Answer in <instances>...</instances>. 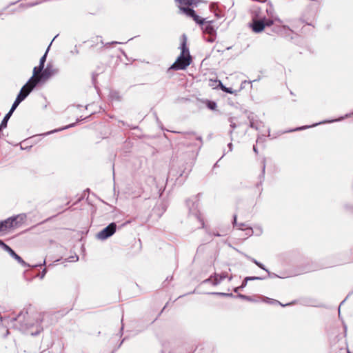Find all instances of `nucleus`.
I'll return each mask as SVG.
<instances>
[{
	"mask_svg": "<svg viewBox=\"0 0 353 353\" xmlns=\"http://www.w3.org/2000/svg\"><path fill=\"white\" fill-rule=\"evenodd\" d=\"M181 52L176 61L170 67L174 70H184L191 63V57L189 53V50L186 46L185 42L183 41L181 44Z\"/></svg>",
	"mask_w": 353,
	"mask_h": 353,
	"instance_id": "nucleus-1",
	"label": "nucleus"
},
{
	"mask_svg": "<svg viewBox=\"0 0 353 353\" xmlns=\"http://www.w3.org/2000/svg\"><path fill=\"white\" fill-rule=\"evenodd\" d=\"M25 214H19L14 217H10L0 222V232H6L11 228H18L26 219Z\"/></svg>",
	"mask_w": 353,
	"mask_h": 353,
	"instance_id": "nucleus-2",
	"label": "nucleus"
},
{
	"mask_svg": "<svg viewBox=\"0 0 353 353\" xmlns=\"http://www.w3.org/2000/svg\"><path fill=\"white\" fill-rule=\"evenodd\" d=\"M274 24V20L263 18L259 20H254L252 28L254 32H261L265 26H270Z\"/></svg>",
	"mask_w": 353,
	"mask_h": 353,
	"instance_id": "nucleus-3",
	"label": "nucleus"
},
{
	"mask_svg": "<svg viewBox=\"0 0 353 353\" xmlns=\"http://www.w3.org/2000/svg\"><path fill=\"white\" fill-rule=\"evenodd\" d=\"M59 70L57 68L54 67L53 64L48 63L46 68H43V72L40 74L41 81H46L50 77L57 74Z\"/></svg>",
	"mask_w": 353,
	"mask_h": 353,
	"instance_id": "nucleus-4",
	"label": "nucleus"
},
{
	"mask_svg": "<svg viewBox=\"0 0 353 353\" xmlns=\"http://www.w3.org/2000/svg\"><path fill=\"white\" fill-rule=\"evenodd\" d=\"M117 230V225L115 223H111L106 228H103L101 231L97 233V237L100 240H105L108 237L114 234Z\"/></svg>",
	"mask_w": 353,
	"mask_h": 353,
	"instance_id": "nucleus-5",
	"label": "nucleus"
},
{
	"mask_svg": "<svg viewBox=\"0 0 353 353\" xmlns=\"http://www.w3.org/2000/svg\"><path fill=\"white\" fill-rule=\"evenodd\" d=\"M39 67H34L33 69V75L28 80L29 84L33 85V86H36L40 81H41V78H40V74L43 72V70H39Z\"/></svg>",
	"mask_w": 353,
	"mask_h": 353,
	"instance_id": "nucleus-6",
	"label": "nucleus"
},
{
	"mask_svg": "<svg viewBox=\"0 0 353 353\" xmlns=\"http://www.w3.org/2000/svg\"><path fill=\"white\" fill-rule=\"evenodd\" d=\"M35 86H33L32 84H29V81H28L21 88L20 92L18 94L17 97H20L22 96V101H23L28 95L30 93V92L33 90Z\"/></svg>",
	"mask_w": 353,
	"mask_h": 353,
	"instance_id": "nucleus-7",
	"label": "nucleus"
},
{
	"mask_svg": "<svg viewBox=\"0 0 353 353\" xmlns=\"http://www.w3.org/2000/svg\"><path fill=\"white\" fill-rule=\"evenodd\" d=\"M4 250L7 251L13 258H14L18 263L21 264L23 267H28V265L22 259L21 256H19L18 254H17L14 251L10 248L8 245H5Z\"/></svg>",
	"mask_w": 353,
	"mask_h": 353,
	"instance_id": "nucleus-8",
	"label": "nucleus"
},
{
	"mask_svg": "<svg viewBox=\"0 0 353 353\" xmlns=\"http://www.w3.org/2000/svg\"><path fill=\"white\" fill-rule=\"evenodd\" d=\"M203 25V30L204 32L208 33L210 35H213L215 34L216 31H215L213 26L212 25L211 21L204 23Z\"/></svg>",
	"mask_w": 353,
	"mask_h": 353,
	"instance_id": "nucleus-9",
	"label": "nucleus"
},
{
	"mask_svg": "<svg viewBox=\"0 0 353 353\" xmlns=\"http://www.w3.org/2000/svg\"><path fill=\"white\" fill-rule=\"evenodd\" d=\"M351 116H353V112L350 113V114H345V116L344 117H341V119H336V120H332L330 122H332V121H341V119H343L344 118H347V117H350ZM327 121H323V122H319V124H321V123H326ZM318 123H315L314 125H310V126H303V127H301V128H296L295 130H304V129H306L307 128H310V127H313V126H316L317 125Z\"/></svg>",
	"mask_w": 353,
	"mask_h": 353,
	"instance_id": "nucleus-10",
	"label": "nucleus"
},
{
	"mask_svg": "<svg viewBox=\"0 0 353 353\" xmlns=\"http://www.w3.org/2000/svg\"><path fill=\"white\" fill-rule=\"evenodd\" d=\"M183 5H181V4L179 5V8H180L181 11L183 13L185 14L187 16L192 18L194 17V15L195 14L194 10H192L190 8H188V7L187 8L183 7Z\"/></svg>",
	"mask_w": 353,
	"mask_h": 353,
	"instance_id": "nucleus-11",
	"label": "nucleus"
},
{
	"mask_svg": "<svg viewBox=\"0 0 353 353\" xmlns=\"http://www.w3.org/2000/svg\"><path fill=\"white\" fill-rule=\"evenodd\" d=\"M222 281V276L219 274H216L214 278H210L204 281L205 283L212 282V283L214 285H218Z\"/></svg>",
	"mask_w": 353,
	"mask_h": 353,
	"instance_id": "nucleus-12",
	"label": "nucleus"
},
{
	"mask_svg": "<svg viewBox=\"0 0 353 353\" xmlns=\"http://www.w3.org/2000/svg\"><path fill=\"white\" fill-rule=\"evenodd\" d=\"M266 11H267V13L269 16V18L270 19H273L274 20V23L275 22H278L279 24H281L282 22L281 21L276 17H274L273 15V9L270 6L269 8H267L266 9Z\"/></svg>",
	"mask_w": 353,
	"mask_h": 353,
	"instance_id": "nucleus-13",
	"label": "nucleus"
},
{
	"mask_svg": "<svg viewBox=\"0 0 353 353\" xmlns=\"http://www.w3.org/2000/svg\"><path fill=\"white\" fill-rule=\"evenodd\" d=\"M181 5L185 6H192V5H197V3L200 1V0H176Z\"/></svg>",
	"mask_w": 353,
	"mask_h": 353,
	"instance_id": "nucleus-14",
	"label": "nucleus"
},
{
	"mask_svg": "<svg viewBox=\"0 0 353 353\" xmlns=\"http://www.w3.org/2000/svg\"><path fill=\"white\" fill-rule=\"evenodd\" d=\"M48 52V50H46L45 54L40 59L39 65V70H43L44 68V64L46 61V57H47Z\"/></svg>",
	"mask_w": 353,
	"mask_h": 353,
	"instance_id": "nucleus-15",
	"label": "nucleus"
},
{
	"mask_svg": "<svg viewBox=\"0 0 353 353\" xmlns=\"http://www.w3.org/2000/svg\"><path fill=\"white\" fill-rule=\"evenodd\" d=\"M218 85L220 87V88L223 91V92H225L227 93H230V94H233L234 93V90L232 88H227L225 87V85H223V83H221V81H218Z\"/></svg>",
	"mask_w": 353,
	"mask_h": 353,
	"instance_id": "nucleus-16",
	"label": "nucleus"
},
{
	"mask_svg": "<svg viewBox=\"0 0 353 353\" xmlns=\"http://www.w3.org/2000/svg\"><path fill=\"white\" fill-rule=\"evenodd\" d=\"M249 119H250V126L252 128L259 130V128L261 127V125H262V123L261 122L253 121L252 118L251 119L250 117H249Z\"/></svg>",
	"mask_w": 353,
	"mask_h": 353,
	"instance_id": "nucleus-17",
	"label": "nucleus"
},
{
	"mask_svg": "<svg viewBox=\"0 0 353 353\" xmlns=\"http://www.w3.org/2000/svg\"><path fill=\"white\" fill-rule=\"evenodd\" d=\"M192 218L196 219L199 221L200 223V226L199 228H204V221L203 219L201 218V215L198 213H196L195 214L192 216Z\"/></svg>",
	"mask_w": 353,
	"mask_h": 353,
	"instance_id": "nucleus-18",
	"label": "nucleus"
},
{
	"mask_svg": "<svg viewBox=\"0 0 353 353\" xmlns=\"http://www.w3.org/2000/svg\"><path fill=\"white\" fill-rule=\"evenodd\" d=\"M22 97H17L14 102L13 103L11 110L12 111H14V110L17 108V107L19 105V104L22 101Z\"/></svg>",
	"mask_w": 353,
	"mask_h": 353,
	"instance_id": "nucleus-19",
	"label": "nucleus"
},
{
	"mask_svg": "<svg viewBox=\"0 0 353 353\" xmlns=\"http://www.w3.org/2000/svg\"><path fill=\"white\" fill-rule=\"evenodd\" d=\"M234 224L237 227L238 229L239 230H244V227L246 226V225L245 223H236V216L234 215Z\"/></svg>",
	"mask_w": 353,
	"mask_h": 353,
	"instance_id": "nucleus-20",
	"label": "nucleus"
},
{
	"mask_svg": "<svg viewBox=\"0 0 353 353\" xmlns=\"http://www.w3.org/2000/svg\"><path fill=\"white\" fill-rule=\"evenodd\" d=\"M192 19H194V21H195L197 23H199V24H203L205 23V19H201V17L199 16H198L197 14H194V17H192Z\"/></svg>",
	"mask_w": 353,
	"mask_h": 353,
	"instance_id": "nucleus-21",
	"label": "nucleus"
},
{
	"mask_svg": "<svg viewBox=\"0 0 353 353\" xmlns=\"http://www.w3.org/2000/svg\"><path fill=\"white\" fill-rule=\"evenodd\" d=\"M264 301L268 303H271V304H281V303L279 301L272 299H270L268 297L264 298Z\"/></svg>",
	"mask_w": 353,
	"mask_h": 353,
	"instance_id": "nucleus-22",
	"label": "nucleus"
},
{
	"mask_svg": "<svg viewBox=\"0 0 353 353\" xmlns=\"http://www.w3.org/2000/svg\"><path fill=\"white\" fill-rule=\"evenodd\" d=\"M207 107L210 110H215L216 108V103L214 101H208L207 103Z\"/></svg>",
	"mask_w": 353,
	"mask_h": 353,
	"instance_id": "nucleus-23",
	"label": "nucleus"
},
{
	"mask_svg": "<svg viewBox=\"0 0 353 353\" xmlns=\"http://www.w3.org/2000/svg\"><path fill=\"white\" fill-rule=\"evenodd\" d=\"M8 120H9V119L5 116L3 121H1V123L0 124V130L3 128H5L7 126V123H8Z\"/></svg>",
	"mask_w": 353,
	"mask_h": 353,
	"instance_id": "nucleus-24",
	"label": "nucleus"
},
{
	"mask_svg": "<svg viewBox=\"0 0 353 353\" xmlns=\"http://www.w3.org/2000/svg\"><path fill=\"white\" fill-rule=\"evenodd\" d=\"M251 261H252L253 263H255L258 267H259L260 268H261V269L264 270H265V271H266V272H268V270H267V269H265V268L264 267V265H263L262 263H261L258 262L256 259H251Z\"/></svg>",
	"mask_w": 353,
	"mask_h": 353,
	"instance_id": "nucleus-25",
	"label": "nucleus"
},
{
	"mask_svg": "<svg viewBox=\"0 0 353 353\" xmlns=\"http://www.w3.org/2000/svg\"><path fill=\"white\" fill-rule=\"evenodd\" d=\"M248 281H246V277H245V278L244 279V280H243V283H242L241 285V286H239V287L236 288L234 289V292H237L239 291V290H240V289H242V288H245V287L246 286V285H247Z\"/></svg>",
	"mask_w": 353,
	"mask_h": 353,
	"instance_id": "nucleus-26",
	"label": "nucleus"
},
{
	"mask_svg": "<svg viewBox=\"0 0 353 353\" xmlns=\"http://www.w3.org/2000/svg\"><path fill=\"white\" fill-rule=\"evenodd\" d=\"M262 277L259 276H248L246 277V281H254V280H261Z\"/></svg>",
	"mask_w": 353,
	"mask_h": 353,
	"instance_id": "nucleus-27",
	"label": "nucleus"
},
{
	"mask_svg": "<svg viewBox=\"0 0 353 353\" xmlns=\"http://www.w3.org/2000/svg\"><path fill=\"white\" fill-rule=\"evenodd\" d=\"M239 296L244 300H247V301H252V299L250 296H246V295H243V294H239Z\"/></svg>",
	"mask_w": 353,
	"mask_h": 353,
	"instance_id": "nucleus-28",
	"label": "nucleus"
},
{
	"mask_svg": "<svg viewBox=\"0 0 353 353\" xmlns=\"http://www.w3.org/2000/svg\"><path fill=\"white\" fill-rule=\"evenodd\" d=\"M42 330H43L42 327L39 325L37 327L36 332H34V333L32 332V333H31V334L33 335V336L37 335L39 333H40L42 331Z\"/></svg>",
	"mask_w": 353,
	"mask_h": 353,
	"instance_id": "nucleus-29",
	"label": "nucleus"
},
{
	"mask_svg": "<svg viewBox=\"0 0 353 353\" xmlns=\"http://www.w3.org/2000/svg\"><path fill=\"white\" fill-rule=\"evenodd\" d=\"M229 122L230 123V127L234 130L236 128V124L233 122L232 118L229 119Z\"/></svg>",
	"mask_w": 353,
	"mask_h": 353,
	"instance_id": "nucleus-30",
	"label": "nucleus"
},
{
	"mask_svg": "<svg viewBox=\"0 0 353 353\" xmlns=\"http://www.w3.org/2000/svg\"><path fill=\"white\" fill-rule=\"evenodd\" d=\"M13 112L14 111H12V110L10 109V111L6 114V117L10 119Z\"/></svg>",
	"mask_w": 353,
	"mask_h": 353,
	"instance_id": "nucleus-31",
	"label": "nucleus"
},
{
	"mask_svg": "<svg viewBox=\"0 0 353 353\" xmlns=\"http://www.w3.org/2000/svg\"><path fill=\"white\" fill-rule=\"evenodd\" d=\"M0 245L4 249L5 245H7L6 243H4L1 240H0Z\"/></svg>",
	"mask_w": 353,
	"mask_h": 353,
	"instance_id": "nucleus-32",
	"label": "nucleus"
},
{
	"mask_svg": "<svg viewBox=\"0 0 353 353\" xmlns=\"http://www.w3.org/2000/svg\"><path fill=\"white\" fill-rule=\"evenodd\" d=\"M228 146L230 149V151H232V143H228Z\"/></svg>",
	"mask_w": 353,
	"mask_h": 353,
	"instance_id": "nucleus-33",
	"label": "nucleus"
},
{
	"mask_svg": "<svg viewBox=\"0 0 353 353\" xmlns=\"http://www.w3.org/2000/svg\"><path fill=\"white\" fill-rule=\"evenodd\" d=\"M253 150L256 154H258V150L255 145L253 146Z\"/></svg>",
	"mask_w": 353,
	"mask_h": 353,
	"instance_id": "nucleus-34",
	"label": "nucleus"
},
{
	"mask_svg": "<svg viewBox=\"0 0 353 353\" xmlns=\"http://www.w3.org/2000/svg\"><path fill=\"white\" fill-rule=\"evenodd\" d=\"M46 272V269H44V270H43L42 274H41V279H42V278H43V276H44V275H45Z\"/></svg>",
	"mask_w": 353,
	"mask_h": 353,
	"instance_id": "nucleus-35",
	"label": "nucleus"
},
{
	"mask_svg": "<svg viewBox=\"0 0 353 353\" xmlns=\"http://www.w3.org/2000/svg\"><path fill=\"white\" fill-rule=\"evenodd\" d=\"M72 126H74V124L69 125L66 126L65 128H64L63 129H66V128H70Z\"/></svg>",
	"mask_w": 353,
	"mask_h": 353,
	"instance_id": "nucleus-36",
	"label": "nucleus"
},
{
	"mask_svg": "<svg viewBox=\"0 0 353 353\" xmlns=\"http://www.w3.org/2000/svg\"><path fill=\"white\" fill-rule=\"evenodd\" d=\"M248 232H249V234H251L252 232V230L251 228H248Z\"/></svg>",
	"mask_w": 353,
	"mask_h": 353,
	"instance_id": "nucleus-37",
	"label": "nucleus"
},
{
	"mask_svg": "<svg viewBox=\"0 0 353 353\" xmlns=\"http://www.w3.org/2000/svg\"><path fill=\"white\" fill-rule=\"evenodd\" d=\"M221 276H222V280L226 277V275L225 274H221Z\"/></svg>",
	"mask_w": 353,
	"mask_h": 353,
	"instance_id": "nucleus-38",
	"label": "nucleus"
},
{
	"mask_svg": "<svg viewBox=\"0 0 353 353\" xmlns=\"http://www.w3.org/2000/svg\"><path fill=\"white\" fill-rule=\"evenodd\" d=\"M280 28L286 29L287 27L285 26H281V27Z\"/></svg>",
	"mask_w": 353,
	"mask_h": 353,
	"instance_id": "nucleus-39",
	"label": "nucleus"
},
{
	"mask_svg": "<svg viewBox=\"0 0 353 353\" xmlns=\"http://www.w3.org/2000/svg\"><path fill=\"white\" fill-rule=\"evenodd\" d=\"M196 139H198V140H199L201 141V137H197Z\"/></svg>",
	"mask_w": 353,
	"mask_h": 353,
	"instance_id": "nucleus-40",
	"label": "nucleus"
},
{
	"mask_svg": "<svg viewBox=\"0 0 353 353\" xmlns=\"http://www.w3.org/2000/svg\"><path fill=\"white\" fill-rule=\"evenodd\" d=\"M57 130H54V131H52V132H48L47 133V134H51V133H52L53 132H57Z\"/></svg>",
	"mask_w": 353,
	"mask_h": 353,
	"instance_id": "nucleus-41",
	"label": "nucleus"
},
{
	"mask_svg": "<svg viewBox=\"0 0 353 353\" xmlns=\"http://www.w3.org/2000/svg\"><path fill=\"white\" fill-rule=\"evenodd\" d=\"M280 31H281L280 28L275 30V32H279Z\"/></svg>",
	"mask_w": 353,
	"mask_h": 353,
	"instance_id": "nucleus-42",
	"label": "nucleus"
},
{
	"mask_svg": "<svg viewBox=\"0 0 353 353\" xmlns=\"http://www.w3.org/2000/svg\"><path fill=\"white\" fill-rule=\"evenodd\" d=\"M112 43H120L117 42V41H114V42H112Z\"/></svg>",
	"mask_w": 353,
	"mask_h": 353,
	"instance_id": "nucleus-43",
	"label": "nucleus"
},
{
	"mask_svg": "<svg viewBox=\"0 0 353 353\" xmlns=\"http://www.w3.org/2000/svg\"><path fill=\"white\" fill-rule=\"evenodd\" d=\"M160 179H162L163 182H164V179H165L164 177H162V178H160Z\"/></svg>",
	"mask_w": 353,
	"mask_h": 353,
	"instance_id": "nucleus-44",
	"label": "nucleus"
},
{
	"mask_svg": "<svg viewBox=\"0 0 353 353\" xmlns=\"http://www.w3.org/2000/svg\"><path fill=\"white\" fill-rule=\"evenodd\" d=\"M280 305H282V306H284V305H283V304H281V303ZM288 305V303H286V305Z\"/></svg>",
	"mask_w": 353,
	"mask_h": 353,
	"instance_id": "nucleus-45",
	"label": "nucleus"
},
{
	"mask_svg": "<svg viewBox=\"0 0 353 353\" xmlns=\"http://www.w3.org/2000/svg\"><path fill=\"white\" fill-rule=\"evenodd\" d=\"M2 14V12H0V16Z\"/></svg>",
	"mask_w": 353,
	"mask_h": 353,
	"instance_id": "nucleus-46",
	"label": "nucleus"
}]
</instances>
